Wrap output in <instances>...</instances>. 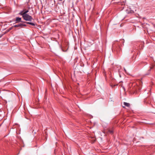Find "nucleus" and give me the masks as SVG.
Wrapping results in <instances>:
<instances>
[{"mask_svg":"<svg viewBox=\"0 0 155 155\" xmlns=\"http://www.w3.org/2000/svg\"><path fill=\"white\" fill-rule=\"evenodd\" d=\"M21 18L19 17H17L16 18L15 21L16 23H19L20 22H22L24 23H26V24L30 25H31L35 26V24L31 22H28L26 21H21Z\"/></svg>","mask_w":155,"mask_h":155,"instance_id":"nucleus-1","label":"nucleus"},{"mask_svg":"<svg viewBox=\"0 0 155 155\" xmlns=\"http://www.w3.org/2000/svg\"><path fill=\"white\" fill-rule=\"evenodd\" d=\"M21 15L23 19L26 21H31L33 19L32 17L28 14Z\"/></svg>","mask_w":155,"mask_h":155,"instance_id":"nucleus-2","label":"nucleus"},{"mask_svg":"<svg viewBox=\"0 0 155 155\" xmlns=\"http://www.w3.org/2000/svg\"><path fill=\"white\" fill-rule=\"evenodd\" d=\"M29 10L25 9H23L22 11H21L19 14L20 15H24L27 14V13L28 12Z\"/></svg>","mask_w":155,"mask_h":155,"instance_id":"nucleus-3","label":"nucleus"},{"mask_svg":"<svg viewBox=\"0 0 155 155\" xmlns=\"http://www.w3.org/2000/svg\"><path fill=\"white\" fill-rule=\"evenodd\" d=\"M12 27H20L21 28V24H18L17 25H15L13 26Z\"/></svg>","mask_w":155,"mask_h":155,"instance_id":"nucleus-4","label":"nucleus"},{"mask_svg":"<svg viewBox=\"0 0 155 155\" xmlns=\"http://www.w3.org/2000/svg\"><path fill=\"white\" fill-rule=\"evenodd\" d=\"M153 66L152 67H150V68L148 71V73L145 74L146 75H148L150 73L151 70L153 68Z\"/></svg>","mask_w":155,"mask_h":155,"instance_id":"nucleus-5","label":"nucleus"},{"mask_svg":"<svg viewBox=\"0 0 155 155\" xmlns=\"http://www.w3.org/2000/svg\"><path fill=\"white\" fill-rule=\"evenodd\" d=\"M124 104L125 106H126L127 107H129L130 106V104H129V103L125 102H124Z\"/></svg>","mask_w":155,"mask_h":155,"instance_id":"nucleus-6","label":"nucleus"},{"mask_svg":"<svg viewBox=\"0 0 155 155\" xmlns=\"http://www.w3.org/2000/svg\"><path fill=\"white\" fill-rule=\"evenodd\" d=\"M108 132L110 134H112L113 133V131L112 130L109 129L108 130Z\"/></svg>","mask_w":155,"mask_h":155,"instance_id":"nucleus-7","label":"nucleus"},{"mask_svg":"<svg viewBox=\"0 0 155 155\" xmlns=\"http://www.w3.org/2000/svg\"><path fill=\"white\" fill-rule=\"evenodd\" d=\"M144 64V65H145L147 64V63L146 62L142 61L139 64Z\"/></svg>","mask_w":155,"mask_h":155,"instance_id":"nucleus-8","label":"nucleus"},{"mask_svg":"<svg viewBox=\"0 0 155 155\" xmlns=\"http://www.w3.org/2000/svg\"><path fill=\"white\" fill-rule=\"evenodd\" d=\"M21 28H22L23 26H26L27 25L24 24H21Z\"/></svg>","mask_w":155,"mask_h":155,"instance_id":"nucleus-9","label":"nucleus"},{"mask_svg":"<svg viewBox=\"0 0 155 155\" xmlns=\"http://www.w3.org/2000/svg\"><path fill=\"white\" fill-rule=\"evenodd\" d=\"M134 12L133 11H130V12H129L128 11L127 12V13L128 14L130 13H133Z\"/></svg>","mask_w":155,"mask_h":155,"instance_id":"nucleus-10","label":"nucleus"},{"mask_svg":"<svg viewBox=\"0 0 155 155\" xmlns=\"http://www.w3.org/2000/svg\"><path fill=\"white\" fill-rule=\"evenodd\" d=\"M12 27H11L10 28H9L8 29V30H7V31H9L10 30H11V29H12Z\"/></svg>","mask_w":155,"mask_h":155,"instance_id":"nucleus-11","label":"nucleus"},{"mask_svg":"<svg viewBox=\"0 0 155 155\" xmlns=\"http://www.w3.org/2000/svg\"><path fill=\"white\" fill-rule=\"evenodd\" d=\"M122 87V88H123V89H124V91H125V89L124 87L123 86Z\"/></svg>","mask_w":155,"mask_h":155,"instance_id":"nucleus-12","label":"nucleus"},{"mask_svg":"<svg viewBox=\"0 0 155 155\" xmlns=\"http://www.w3.org/2000/svg\"><path fill=\"white\" fill-rule=\"evenodd\" d=\"M62 0H59V1H62Z\"/></svg>","mask_w":155,"mask_h":155,"instance_id":"nucleus-13","label":"nucleus"}]
</instances>
